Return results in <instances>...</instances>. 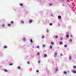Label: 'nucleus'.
Returning <instances> with one entry per match:
<instances>
[{
    "label": "nucleus",
    "mask_w": 76,
    "mask_h": 76,
    "mask_svg": "<svg viewBox=\"0 0 76 76\" xmlns=\"http://www.w3.org/2000/svg\"><path fill=\"white\" fill-rule=\"evenodd\" d=\"M58 19H61V17L60 15H59L58 16Z\"/></svg>",
    "instance_id": "obj_1"
},
{
    "label": "nucleus",
    "mask_w": 76,
    "mask_h": 76,
    "mask_svg": "<svg viewBox=\"0 0 76 76\" xmlns=\"http://www.w3.org/2000/svg\"><path fill=\"white\" fill-rule=\"evenodd\" d=\"M33 21H32V20H29V23H32V22H33Z\"/></svg>",
    "instance_id": "obj_2"
},
{
    "label": "nucleus",
    "mask_w": 76,
    "mask_h": 76,
    "mask_svg": "<svg viewBox=\"0 0 76 76\" xmlns=\"http://www.w3.org/2000/svg\"><path fill=\"white\" fill-rule=\"evenodd\" d=\"M44 56L45 57H47V55L46 54H44Z\"/></svg>",
    "instance_id": "obj_3"
},
{
    "label": "nucleus",
    "mask_w": 76,
    "mask_h": 76,
    "mask_svg": "<svg viewBox=\"0 0 76 76\" xmlns=\"http://www.w3.org/2000/svg\"><path fill=\"white\" fill-rule=\"evenodd\" d=\"M21 23H24V21L23 20H22L21 21Z\"/></svg>",
    "instance_id": "obj_4"
},
{
    "label": "nucleus",
    "mask_w": 76,
    "mask_h": 76,
    "mask_svg": "<svg viewBox=\"0 0 76 76\" xmlns=\"http://www.w3.org/2000/svg\"><path fill=\"white\" fill-rule=\"evenodd\" d=\"M59 44H60V45H61L63 44V42H60Z\"/></svg>",
    "instance_id": "obj_5"
},
{
    "label": "nucleus",
    "mask_w": 76,
    "mask_h": 76,
    "mask_svg": "<svg viewBox=\"0 0 76 76\" xmlns=\"http://www.w3.org/2000/svg\"><path fill=\"white\" fill-rule=\"evenodd\" d=\"M30 42H31V43H32L33 41H32V39H30Z\"/></svg>",
    "instance_id": "obj_6"
},
{
    "label": "nucleus",
    "mask_w": 76,
    "mask_h": 76,
    "mask_svg": "<svg viewBox=\"0 0 76 76\" xmlns=\"http://www.w3.org/2000/svg\"><path fill=\"white\" fill-rule=\"evenodd\" d=\"M52 5H53V4H52V3H50V4H49V5L50 6H52Z\"/></svg>",
    "instance_id": "obj_7"
},
{
    "label": "nucleus",
    "mask_w": 76,
    "mask_h": 76,
    "mask_svg": "<svg viewBox=\"0 0 76 76\" xmlns=\"http://www.w3.org/2000/svg\"><path fill=\"white\" fill-rule=\"evenodd\" d=\"M73 72L74 73H76V71L74 70L73 71Z\"/></svg>",
    "instance_id": "obj_8"
},
{
    "label": "nucleus",
    "mask_w": 76,
    "mask_h": 76,
    "mask_svg": "<svg viewBox=\"0 0 76 76\" xmlns=\"http://www.w3.org/2000/svg\"><path fill=\"white\" fill-rule=\"evenodd\" d=\"M64 74H66V75L67 74V72H66V71H64Z\"/></svg>",
    "instance_id": "obj_9"
},
{
    "label": "nucleus",
    "mask_w": 76,
    "mask_h": 76,
    "mask_svg": "<svg viewBox=\"0 0 76 76\" xmlns=\"http://www.w3.org/2000/svg\"><path fill=\"white\" fill-rule=\"evenodd\" d=\"M23 41H25V40H26V39L25 38H24L23 39Z\"/></svg>",
    "instance_id": "obj_10"
},
{
    "label": "nucleus",
    "mask_w": 76,
    "mask_h": 76,
    "mask_svg": "<svg viewBox=\"0 0 76 76\" xmlns=\"http://www.w3.org/2000/svg\"><path fill=\"white\" fill-rule=\"evenodd\" d=\"M8 71L6 69H4V72H8Z\"/></svg>",
    "instance_id": "obj_11"
},
{
    "label": "nucleus",
    "mask_w": 76,
    "mask_h": 76,
    "mask_svg": "<svg viewBox=\"0 0 76 76\" xmlns=\"http://www.w3.org/2000/svg\"><path fill=\"white\" fill-rule=\"evenodd\" d=\"M20 6H23V4H20Z\"/></svg>",
    "instance_id": "obj_12"
},
{
    "label": "nucleus",
    "mask_w": 76,
    "mask_h": 76,
    "mask_svg": "<svg viewBox=\"0 0 76 76\" xmlns=\"http://www.w3.org/2000/svg\"><path fill=\"white\" fill-rule=\"evenodd\" d=\"M66 38H69V35H67L66 36Z\"/></svg>",
    "instance_id": "obj_13"
},
{
    "label": "nucleus",
    "mask_w": 76,
    "mask_h": 76,
    "mask_svg": "<svg viewBox=\"0 0 76 76\" xmlns=\"http://www.w3.org/2000/svg\"><path fill=\"white\" fill-rule=\"evenodd\" d=\"M7 47L6 46H4V48H7Z\"/></svg>",
    "instance_id": "obj_14"
},
{
    "label": "nucleus",
    "mask_w": 76,
    "mask_h": 76,
    "mask_svg": "<svg viewBox=\"0 0 76 76\" xmlns=\"http://www.w3.org/2000/svg\"><path fill=\"white\" fill-rule=\"evenodd\" d=\"M72 39H69V42H72Z\"/></svg>",
    "instance_id": "obj_15"
},
{
    "label": "nucleus",
    "mask_w": 76,
    "mask_h": 76,
    "mask_svg": "<svg viewBox=\"0 0 76 76\" xmlns=\"http://www.w3.org/2000/svg\"><path fill=\"white\" fill-rule=\"evenodd\" d=\"M57 53H55V55L54 56V57H56L57 56H56V55H57Z\"/></svg>",
    "instance_id": "obj_16"
},
{
    "label": "nucleus",
    "mask_w": 76,
    "mask_h": 76,
    "mask_svg": "<svg viewBox=\"0 0 76 76\" xmlns=\"http://www.w3.org/2000/svg\"><path fill=\"white\" fill-rule=\"evenodd\" d=\"M71 59H72V57H71V56H70L69 57V60H71Z\"/></svg>",
    "instance_id": "obj_17"
},
{
    "label": "nucleus",
    "mask_w": 76,
    "mask_h": 76,
    "mask_svg": "<svg viewBox=\"0 0 76 76\" xmlns=\"http://www.w3.org/2000/svg\"><path fill=\"white\" fill-rule=\"evenodd\" d=\"M49 25H50V26H51L53 25V23H50L49 24Z\"/></svg>",
    "instance_id": "obj_18"
},
{
    "label": "nucleus",
    "mask_w": 76,
    "mask_h": 76,
    "mask_svg": "<svg viewBox=\"0 0 76 76\" xmlns=\"http://www.w3.org/2000/svg\"><path fill=\"white\" fill-rule=\"evenodd\" d=\"M8 26H11V24H8Z\"/></svg>",
    "instance_id": "obj_19"
},
{
    "label": "nucleus",
    "mask_w": 76,
    "mask_h": 76,
    "mask_svg": "<svg viewBox=\"0 0 76 76\" xmlns=\"http://www.w3.org/2000/svg\"><path fill=\"white\" fill-rule=\"evenodd\" d=\"M51 45H53L54 44V42H51Z\"/></svg>",
    "instance_id": "obj_20"
},
{
    "label": "nucleus",
    "mask_w": 76,
    "mask_h": 76,
    "mask_svg": "<svg viewBox=\"0 0 76 76\" xmlns=\"http://www.w3.org/2000/svg\"><path fill=\"white\" fill-rule=\"evenodd\" d=\"M50 49H52V48H53V47H52V46L50 45Z\"/></svg>",
    "instance_id": "obj_21"
},
{
    "label": "nucleus",
    "mask_w": 76,
    "mask_h": 76,
    "mask_svg": "<svg viewBox=\"0 0 76 76\" xmlns=\"http://www.w3.org/2000/svg\"><path fill=\"white\" fill-rule=\"evenodd\" d=\"M67 47V45H65L64 46V47L66 48V47Z\"/></svg>",
    "instance_id": "obj_22"
},
{
    "label": "nucleus",
    "mask_w": 76,
    "mask_h": 76,
    "mask_svg": "<svg viewBox=\"0 0 76 76\" xmlns=\"http://www.w3.org/2000/svg\"><path fill=\"white\" fill-rule=\"evenodd\" d=\"M18 69H20V66H18Z\"/></svg>",
    "instance_id": "obj_23"
},
{
    "label": "nucleus",
    "mask_w": 76,
    "mask_h": 76,
    "mask_svg": "<svg viewBox=\"0 0 76 76\" xmlns=\"http://www.w3.org/2000/svg\"><path fill=\"white\" fill-rule=\"evenodd\" d=\"M9 65L11 66V65H13V63H10L9 64Z\"/></svg>",
    "instance_id": "obj_24"
},
{
    "label": "nucleus",
    "mask_w": 76,
    "mask_h": 76,
    "mask_svg": "<svg viewBox=\"0 0 76 76\" xmlns=\"http://www.w3.org/2000/svg\"><path fill=\"white\" fill-rule=\"evenodd\" d=\"M56 38H58V36L56 35L55 37Z\"/></svg>",
    "instance_id": "obj_25"
},
{
    "label": "nucleus",
    "mask_w": 76,
    "mask_h": 76,
    "mask_svg": "<svg viewBox=\"0 0 76 76\" xmlns=\"http://www.w3.org/2000/svg\"><path fill=\"white\" fill-rule=\"evenodd\" d=\"M73 68H74V69H76V66H73Z\"/></svg>",
    "instance_id": "obj_26"
},
{
    "label": "nucleus",
    "mask_w": 76,
    "mask_h": 76,
    "mask_svg": "<svg viewBox=\"0 0 76 76\" xmlns=\"http://www.w3.org/2000/svg\"><path fill=\"white\" fill-rule=\"evenodd\" d=\"M12 24L13 23V21H12L10 22Z\"/></svg>",
    "instance_id": "obj_27"
},
{
    "label": "nucleus",
    "mask_w": 76,
    "mask_h": 76,
    "mask_svg": "<svg viewBox=\"0 0 76 76\" xmlns=\"http://www.w3.org/2000/svg\"><path fill=\"white\" fill-rule=\"evenodd\" d=\"M44 37H45L44 36H43L42 37V38L43 39V38H44Z\"/></svg>",
    "instance_id": "obj_28"
},
{
    "label": "nucleus",
    "mask_w": 76,
    "mask_h": 76,
    "mask_svg": "<svg viewBox=\"0 0 76 76\" xmlns=\"http://www.w3.org/2000/svg\"><path fill=\"white\" fill-rule=\"evenodd\" d=\"M47 32L48 33V32H49V30H47Z\"/></svg>",
    "instance_id": "obj_29"
},
{
    "label": "nucleus",
    "mask_w": 76,
    "mask_h": 76,
    "mask_svg": "<svg viewBox=\"0 0 76 76\" xmlns=\"http://www.w3.org/2000/svg\"><path fill=\"white\" fill-rule=\"evenodd\" d=\"M61 40H62L63 39V37H61L60 38Z\"/></svg>",
    "instance_id": "obj_30"
},
{
    "label": "nucleus",
    "mask_w": 76,
    "mask_h": 76,
    "mask_svg": "<svg viewBox=\"0 0 76 76\" xmlns=\"http://www.w3.org/2000/svg\"><path fill=\"white\" fill-rule=\"evenodd\" d=\"M66 34H67V35H69V32H67L66 33Z\"/></svg>",
    "instance_id": "obj_31"
},
{
    "label": "nucleus",
    "mask_w": 76,
    "mask_h": 76,
    "mask_svg": "<svg viewBox=\"0 0 76 76\" xmlns=\"http://www.w3.org/2000/svg\"><path fill=\"white\" fill-rule=\"evenodd\" d=\"M45 47V45H43V47Z\"/></svg>",
    "instance_id": "obj_32"
},
{
    "label": "nucleus",
    "mask_w": 76,
    "mask_h": 76,
    "mask_svg": "<svg viewBox=\"0 0 76 76\" xmlns=\"http://www.w3.org/2000/svg\"><path fill=\"white\" fill-rule=\"evenodd\" d=\"M27 63L28 64H29V61H28L27 62Z\"/></svg>",
    "instance_id": "obj_33"
},
{
    "label": "nucleus",
    "mask_w": 76,
    "mask_h": 76,
    "mask_svg": "<svg viewBox=\"0 0 76 76\" xmlns=\"http://www.w3.org/2000/svg\"><path fill=\"white\" fill-rule=\"evenodd\" d=\"M71 37H73V35H71Z\"/></svg>",
    "instance_id": "obj_34"
},
{
    "label": "nucleus",
    "mask_w": 76,
    "mask_h": 76,
    "mask_svg": "<svg viewBox=\"0 0 76 76\" xmlns=\"http://www.w3.org/2000/svg\"><path fill=\"white\" fill-rule=\"evenodd\" d=\"M40 61H38V63H40Z\"/></svg>",
    "instance_id": "obj_35"
},
{
    "label": "nucleus",
    "mask_w": 76,
    "mask_h": 76,
    "mask_svg": "<svg viewBox=\"0 0 76 76\" xmlns=\"http://www.w3.org/2000/svg\"><path fill=\"white\" fill-rule=\"evenodd\" d=\"M37 72H38V70H37L36 71Z\"/></svg>",
    "instance_id": "obj_36"
},
{
    "label": "nucleus",
    "mask_w": 76,
    "mask_h": 76,
    "mask_svg": "<svg viewBox=\"0 0 76 76\" xmlns=\"http://www.w3.org/2000/svg\"><path fill=\"white\" fill-rule=\"evenodd\" d=\"M2 26L4 27V25L3 24Z\"/></svg>",
    "instance_id": "obj_37"
},
{
    "label": "nucleus",
    "mask_w": 76,
    "mask_h": 76,
    "mask_svg": "<svg viewBox=\"0 0 76 76\" xmlns=\"http://www.w3.org/2000/svg\"><path fill=\"white\" fill-rule=\"evenodd\" d=\"M36 48H38V46H37L36 47Z\"/></svg>",
    "instance_id": "obj_38"
},
{
    "label": "nucleus",
    "mask_w": 76,
    "mask_h": 76,
    "mask_svg": "<svg viewBox=\"0 0 76 76\" xmlns=\"http://www.w3.org/2000/svg\"><path fill=\"white\" fill-rule=\"evenodd\" d=\"M38 55H39V53H38Z\"/></svg>",
    "instance_id": "obj_39"
},
{
    "label": "nucleus",
    "mask_w": 76,
    "mask_h": 76,
    "mask_svg": "<svg viewBox=\"0 0 76 76\" xmlns=\"http://www.w3.org/2000/svg\"><path fill=\"white\" fill-rule=\"evenodd\" d=\"M56 71H58V69L56 70Z\"/></svg>",
    "instance_id": "obj_40"
},
{
    "label": "nucleus",
    "mask_w": 76,
    "mask_h": 76,
    "mask_svg": "<svg viewBox=\"0 0 76 76\" xmlns=\"http://www.w3.org/2000/svg\"><path fill=\"white\" fill-rule=\"evenodd\" d=\"M37 56L38 55V53H37Z\"/></svg>",
    "instance_id": "obj_41"
},
{
    "label": "nucleus",
    "mask_w": 76,
    "mask_h": 76,
    "mask_svg": "<svg viewBox=\"0 0 76 76\" xmlns=\"http://www.w3.org/2000/svg\"><path fill=\"white\" fill-rule=\"evenodd\" d=\"M61 0V1H62V0H64H64Z\"/></svg>",
    "instance_id": "obj_42"
},
{
    "label": "nucleus",
    "mask_w": 76,
    "mask_h": 76,
    "mask_svg": "<svg viewBox=\"0 0 76 76\" xmlns=\"http://www.w3.org/2000/svg\"><path fill=\"white\" fill-rule=\"evenodd\" d=\"M38 48H39V46H38Z\"/></svg>",
    "instance_id": "obj_43"
}]
</instances>
